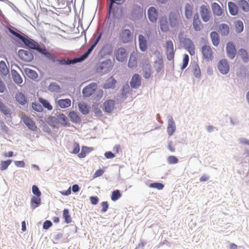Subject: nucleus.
<instances>
[{"label": "nucleus", "instance_id": "1", "mask_svg": "<svg viewBox=\"0 0 249 249\" xmlns=\"http://www.w3.org/2000/svg\"><path fill=\"white\" fill-rule=\"evenodd\" d=\"M8 30L13 35V36L11 37L13 40L18 43H20V42H22L27 48L33 40L28 37L25 34L17 31L13 27H8Z\"/></svg>", "mask_w": 249, "mask_h": 249}, {"label": "nucleus", "instance_id": "2", "mask_svg": "<svg viewBox=\"0 0 249 249\" xmlns=\"http://www.w3.org/2000/svg\"><path fill=\"white\" fill-rule=\"evenodd\" d=\"M8 30L13 35V36L11 37L13 40L18 43H20V42H22L27 48L33 40L28 37L25 34L17 31L13 27H8Z\"/></svg>", "mask_w": 249, "mask_h": 249}, {"label": "nucleus", "instance_id": "3", "mask_svg": "<svg viewBox=\"0 0 249 249\" xmlns=\"http://www.w3.org/2000/svg\"><path fill=\"white\" fill-rule=\"evenodd\" d=\"M112 64V61L110 59L100 62L97 65L96 71L101 74L108 73L111 69Z\"/></svg>", "mask_w": 249, "mask_h": 249}, {"label": "nucleus", "instance_id": "4", "mask_svg": "<svg viewBox=\"0 0 249 249\" xmlns=\"http://www.w3.org/2000/svg\"><path fill=\"white\" fill-rule=\"evenodd\" d=\"M28 48L36 50L48 58H52V55L50 53L48 52L45 48H41L39 44L34 40H33Z\"/></svg>", "mask_w": 249, "mask_h": 249}, {"label": "nucleus", "instance_id": "5", "mask_svg": "<svg viewBox=\"0 0 249 249\" xmlns=\"http://www.w3.org/2000/svg\"><path fill=\"white\" fill-rule=\"evenodd\" d=\"M165 48L167 59L169 61L173 60L175 52L174 50L173 43L172 40H169L166 42Z\"/></svg>", "mask_w": 249, "mask_h": 249}, {"label": "nucleus", "instance_id": "6", "mask_svg": "<svg viewBox=\"0 0 249 249\" xmlns=\"http://www.w3.org/2000/svg\"><path fill=\"white\" fill-rule=\"evenodd\" d=\"M115 55L117 60L119 62H124L127 59L128 53L126 49L120 47L115 51Z\"/></svg>", "mask_w": 249, "mask_h": 249}, {"label": "nucleus", "instance_id": "7", "mask_svg": "<svg viewBox=\"0 0 249 249\" xmlns=\"http://www.w3.org/2000/svg\"><path fill=\"white\" fill-rule=\"evenodd\" d=\"M131 16L133 20H138L143 16V8L138 4L133 5Z\"/></svg>", "mask_w": 249, "mask_h": 249}, {"label": "nucleus", "instance_id": "8", "mask_svg": "<svg viewBox=\"0 0 249 249\" xmlns=\"http://www.w3.org/2000/svg\"><path fill=\"white\" fill-rule=\"evenodd\" d=\"M169 20L170 25L172 28H178L180 21V16L178 13L170 12L169 14Z\"/></svg>", "mask_w": 249, "mask_h": 249}, {"label": "nucleus", "instance_id": "9", "mask_svg": "<svg viewBox=\"0 0 249 249\" xmlns=\"http://www.w3.org/2000/svg\"><path fill=\"white\" fill-rule=\"evenodd\" d=\"M226 52L227 56L230 59H233L235 57L237 51L233 43L231 41L228 42L226 46Z\"/></svg>", "mask_w": 249, "mask_h": 249}, {"label": "nucleus", "instance_id": "10", "mask_svg": "<svg viewBox=\"0 0 249 249\" xmlns=\"http://www.w3.org/2000/svg\"><path fill=\"white\" fill-rule=\"evenodd\" d=\"M18 54L20 58L26 62H31L34 59L33 53L29 51L20 49Z\"/></svg>", "mask_w": 249, "mask_h": 249}, {"label": "nucleus", "instance_id": "11", "mask_svg": "<svg viewBox=\"0 0 249 249\" xmlns=\"http://www.w3.org/2000/svg\"><path fill=\"white\" fill-rule=\"evenodd\" d=\"M97 88V84L92 83L85 87L82 90V93L84 97H89L92 95Z\"/></svg>", "mask_w": 249, "mask_h": 249}, {"label": "nucleus", "instance_id": "12", "mask_svg": "<svg viewBox=\"0 0 249 249\" xmlns=\"http://www.w3.org/2000/svg\"><path fill=\"white\" fill-rule=\"evenodd\" d=\"M181 42L183 44L185 49L189 52L190 55H193L195 54V45L191 39L185 38L182 39Z\"/></svg>", "mask_w": 249, "mask_h": 249}, {"label": "nucleus", "instance_id": "13", "mask_svg": "<svg viewBox=\"0 0 249 249\" xmlns=\"http://www.w3.org/2000/svg\"><path fill=\"white\" fill-rule=\"evenodd\" d=\"M217 68L220 73L223 74H227L230 70L229 64L225 59H221L218 62Z\"/></svg>", "mask_w": 249, "mask_h": 249}, {"label": "nucleus", "instance_id": "14", "mask_svg": "<svg viewBox=\"0 0 249 249\" xmlns=\"http://www.w3.org/2000/svg\"><path fill=\"white\" fill-rule=\"evenodd\" d=\"M201 52L204 59L207 61L212 60L213 58V51L210 46L203 45L201 48Z\"/></svg>", "mask_w": 249, "mask_h": 249}, {"label": "nucleus", "instance_id": "15", "mask_svg": "<svg viewBox=\"0 0 249 249\" xmlns=\"http://www.w3.org/2000/svg\"><path fill=\"white\" fill-rule=\"evenodd\" d=\"M159 13L158 10L153 6L150 7L147 10V16L149 21L155 23L158 19Z\"/></svg>", "mask_w": 249, "mask_h": 249}, {"label": "nucleus", "instance_id": "16", "mask_svg": "<svg viewBox=\"0 0 249 249\" xmlns=\"http://www.w3.org/2000/svg\"><path fill=\"white\" fill-rule=\"evenodd\" d=\"M133 36L131 32L129 29H124L120 34V38L123 43H126L131 41Z\"/></svg>", "mask_w": 249, "mask_h": 249}, {"label": "nucleus", "instance_id": "17", "mask_svg": "<svg viewBox=\"0 0 249 249\" xmlns=\"http://www.w3.org/2000/svg\"><path fill=\"white\" fill-rule=\"evenodd\" d=\"M168 125L167 127V132L169 136H172L176 131V124L172 116L168 115Z\"/></svg>", "mask_w": 249, "mask_h": 249}, {"label": "nucleus", "instance_id": "18", "mask_svg": "<svg viewBox=\"0 0 249 249\" xmlns=\"http://www.w3.org/2000/svg\"><path fill=\"white\" fill-rule=\"evenodd\" d=\"M21 120L29 129L32 131L36 130L37 127L36 125L35 122L31 119L25 115H22L21 116Z\"/></svg>", "mask_w": 249, "mask_h": 249}, {"label": "nucleus", "instance_id": "19", "mask_svg": "<svg viewBox=\"0 0 249 249\" xmlns=\"http://www.w3.org/2000/svg\"><path fill=\"white\" fill-rule=\"evenodd\" d=\"M141 77L137 73L134 74L130 82L131 87L133 89H137L141 85Z\"/></svg>", "mask_w": 249, "mask_h": 249}, {"label": "nucleus", "instance_id": "20", "mask_svg": "<svg viewBox=\"0 0 249 249\" xmlns=\"http://www.w3.org/2000/svg\"><path fill=\"white\" fill-rule=\"evenodd\" d=\"M163 67L162 57L161 54L159 53L156 56V59L154 62V68L157 72H160Z\"/></svg>", "mask_w": 249, "mask_h": 249}, {"label": "nucleus", "instance_id": "21", "mask_svg": "<svg viewBox=\"0 0 249 249\" xmlns=\"http://www.w3.org/2000/svg\"><path fill=\"white\" fill-rule=\"evenodd\" d=\"M139 48L141 51L145 52L147 49V40L142 35L138 36Z\"/></svg>", "mask_w": 249, "mask_h": 249}, {"label": "nucleus", "instance_id": "22", "mask_svg": "<svg viewBox=\"0 0 249 249\" xmlns=\"http://www.w3.org/2000/svg\"><path fill=\"white\" fill-rule=\"evenodd\" d=\"M151 67L149 62H145L142 67V74L144 78L149 79L151 76Z\"/></svg>", "mask_w": 249, "mask_h": 249}, {"label": "nucleus", "instance_id": "23", "mask_svg": "<svg viewBox=\"0 0 249 249\" xmlns=\"http://www.w3.org/2000/svg\"><path fill=\"white\" fill-rule=\"evenodd\" d=\"M58 123L64 126H70L71 124L68 118L63 113L56 115Z\"/></svg>", "mask_w": 249, "mask_h": 249}, {"label": "nucleus", "instance_id": "24", "mask_svg": "<svg viewBox=\"0 0 249 249\" xmlns=\"http://www.w3.org/2000/svg\"><path fill=\"white\" fill-rule=\"evenodd\" d=\"M117 83V81L111 76L106 80L105 83L103 86L104 89H114Z\"/></svg>", "mask_w": 249, "mask_h": 249}, {"label": "nucleus", "instance_id": "25", "mask_svg": "<svg viewBox=\"0 0 249 249\" xmlns=\"http://www.w3.org/2000/svg\"><path fill=\"white\" fill-rule=\"evenodd\" d=\"M201 17L204 22H207L209 20L210 16L209 10L204 5L200 7Z\"/></svg>", "mask_w": 249, "mask_h": 249}, {"label": "nucleus", "instance_id": "26", "mask_svg": "<svg viewBox=\"0 0 249 249\" xmlns=\"http://www.w3.org/2000/svg\"><path fill=\"white\" fill-rule=\"evenodd\" d=\"M0 111L1 113H3L7 117H11V109L5 105L2 101V100L0 99Z\"/></svg>", "mask_w": 249, "mask_h": 249}, {"label": "nucleus", "instance_id": "27", "mask_svg": "<svg viewBox=\"0 0 249 249\" xmlns=\"http://www.w3.org/2000/svg\"><path fill=\"white\" fill-rule=\"evenodd\" d=\"M114 101L112 100H108L104 103V111L107 113H110L114 107Z\"/></svg>", "mask_w": 249, "mask_h": 249}, {"label": "nucleus", "instance_id": "28", "mask_svg": "<svg viewBox=\"0 0 249 249\" xmlns=\"http://www.w3.org/2000/svg\"><path fill=\"white\" fill-rule=\"evenodd\" d=\"M23 73H25L29 78L34 80H36L38 78V74L36 72L29 68H25Z\"/></svg>", "mask_w": 249, "mask_h": 249}, {"label": "nucleus", "instance_id": "29", "mask_svg": "<svg viewBox=\"0 0 249 249\" xmlns=\"http://www.w3.org/2000/svg\"><path fill=\"white\" fill-rule=\"evenodd\" d=\"M11 73L14 81L18 85L21 84L23 80L20 75L14 70H12Z\"/></svg>", "mask_w": 249, "mask_h": 249}, {"label": "nucleus", "instance_id": "30", "mask_svg": "<svg viewBox=\"0 0 249 249\" xmlns=\"http://www.w3.org/2000/svg\"><path fill=\"white\" fill-rule=\"evenodd\" d=\"M212 9L213 14L215 16L219 17L221 16L222 11L220 5L216 2L212 4Z\"/></svg>", "mask_w": 249, "mask_h": 249}, {"label": "nucleus", "instance_id": "31", "mask_svg": "<svg viewBox=\"0 0 249 249\" xmlns=\"http://www.w3.org/2000/svg\"><path fill=\"white\" fill-rule=\"evenodd\" d=\"M228 8L230 13L232 16H235L238 14V7L237 5L231 1L228 2Z\"/></svg>", "mask_w": 249, "mask_h": 249}, {"label": "nucleus", "instance_id": "32", "mask_svg": "<svg viewBox=\"0 0 249 249\" xmlns=\"http://www.w3.org/2000/svg\"><path fill=\"white\" fill-rule=\"evenodd\" d=\"M16 101L21 105H24L27 102V98L22 92H18L16 94Z\"/></svg>", "mask_w": 249, "mask_h": 249}, {"label": "nucleus", "instance_id": "33", "mask_svg": "<svg viewBox=\"0 0 249 249\" xmlns=\"http://www.w3.org/2000/svg\"><path fill=\"white\" fill-rule=\"evenodd\" d=\"M57 104L62 108L69 107L71 104V101L69 99H60L57 101Z\"/></svg>", "mask_w": 249, "mask_h": 249}, {"label": "nucleus", "instance_id": "34", "mask_svg": "<svg viewBox=\"0 0 249 249\" xmlns=\"http://www.w3.org/2000/svg\"><path fill=\"white\" fill-rule=\"evenodd\" d=\"M41 203L40 196H33L31 200V207L33 209L38 207Z\"/></svg>", "mask_w": 249, "mask_h": 249}, {"label": "nucleus", "instance_id": "35", "mask_svg": "<svg viewBox=\"0 0 249 249\" xmlns=\"http://www.w3.org/2000/svg\"><path fill=\"white\" fill-rule=\"evenodd\" d=\"M239 8L245 12L249 11V3L246 0H239L237 2Z\"/></svg>", "mask_w": 249, "mask_h": 249}, {"label": "nucleus", "instance_id": "36", "mask_svg": "<svg viewBox=\"0 0 249 249\" xmlns=\"http://www.w3.org/2000/svg\"><path fill=\"white\" fill-rule=\"evenodd\" d=\"M210 37L212 39L213 44L214 46H217L219 44V36L218 33L216 32L213 31L210 34Z\"/></svg>", "mask_w": 249, "mask_h": 249}, {"label": "nucleus", "instance_id": "37", "mask_svg": "<svg viewBox=\"0 0 249 249\" xmlns=\"http://www.w3.org/2000/svg\"><path fill=\"white\" fill-rule=\"evenodd\" d=\"M71 121L74 123H79L81 122V118L79 116L77 113L75 111H72L70 112L69 114Z\"/></svg>", "mask_w": 249, "mask_h": 249}, {"label": "nucleus", "instance_id": "38", "mask_svg": "<svg viewBox=\"0 0 249 249\" xmlns=\"http://www.w3.org/2000/svg\"><path fill=\"white\" fill-rule=\"evenodd\" d=\"M9 73V69H8L5 62L1 60L0 61V74L1 75L6 76Z\"/></svg>", "mask_w": 249, "mask_h": 249}, {"label": "nucleus", "instance_id": "39", "mask_svg": "<svg viewBox=\"0 0 249 249\" xmlns=\"http://www.w3.org/2000/svg\"><path fill=\"white\" fill-rule=\"evenodd\" d=\"M193 6L190 3H186L185 6V16L187 19H190L192 16Z\"/></svg>", "mask_w": 249, "mask_h": 249}, {"label": "nucleus", "instance_id": "40", "mask_svg": "<svg viewBox=\"0 0 249 249\" xmlns=\"http://www.w3.org/2000/svg\"><path fill=\"white\" fill-rule=\"evenodd\" d=\"M137 65V59L135 55L131 53L130 55L129 60L128 63V66L130 68H135Z\"/></svg>", "mask_w": 249, "mask_h": 249}, {"label": "nucleus", "instance_id": "41", "mask_svg": "<svg viewBox=\"0 0 249 249\" xmlns=\"http://www.w3.org/2000/svg\"><path fill=\"white\" fill-rule=\"evenodd\" d=\"M78 108L80 112L84 114H88L89 112L90 107L84 103H80L78 105Z\"/></svg>", "mask_w": 249, "mask_h": 249}, {"label": "nucleus", "instance_id": "42", "mask_svg": "<svg viewBox=\"0 0 249 249\" xmlns=\"http://www.w3.org/2000/svg\"><path fill=\"white\" fill-rule=\"evenodd\" d=\"M193 72L194 76L196 78H200L201 76V71L199 65L196 62L192 64Z\"/></svg>", "mask_w": 249, "mask_h": 249}, {"label": "nucleus", "instance_id": "43", "mask_svg": "<svg viewBox=\"0 0 249 249\" xmlns=\"http://www.w3.org/2000/svg\"><path fill=\"white\" fill-rule=\"evenodd\" d=\"M219 29L222 36H226L229 34V27L226 24L223 23L220 24L219 25Z\"/></svg>", "mask_w": 249, "mask_h": 249}, {"label": "nucleus", "instance_id": "44", "mask_svg": "<svg viewBox=\"0 0 249 249\" xmlns=\"http://www.w3.org/2000/svg\"><path fill=\"white\" fill-rule=\"evenodd\" d=\"M95 47V46L92 44L88 50L83 54L79 56L82 62L85 60L89 56Z\"/></svg>", "mask_w": 249, "mask_h": 249}, {"label": "nucleus", "instance_id": "45", "mask_svg": "<svg viewBox=\"0 0 249 249\" xmlns=\"http://www.w3.org/2000/svg\"><path fill=\"white\" fill-rule=\"evenodd\" d=\"M47 123L49 125L53 127H57V120L56 117L50 116L47 118Z\"/></svg>", "mask_w": 249, "mask_h": 249}, {"label": "nucleus", "instance_id": "46", "mask_svg": "<svg viewBox=\"0 0 249 249\" xmlns=\"http://www.w3.org/2000/svg\"><path fill=\"white\" fill-rule=\"evenodd\" d=\"M60 87L57 85L56 83H51L48 89L51 92H59L60 91Z\"/></svg>", "mask_w": 249, "mask_h": 249}, {"label": "nucleus", "instance_id": "47", "mask_svg": "<svg viewBox=\"0 0 249 249\" xmlns=\"http://www.w3.org/2000/svg\"><path fill=\"white\" fill-rule=\"evenodd\" d=\"M240 55L244 62L247 63L249 61V56L247 51L244 49L239 50Z\"/></svg>", "mask_w": 249, "mask_h": 249}, {"label": "nucleus", "instance_id": "48", "mask_svg": "<svg viewBox=\"0 0 249 249\" xmlns=\"http://www.w3.org/2000/svg\"><path fill=\"white\" fill-rule=\"evenodd\" d=\"M160 28L162 32H167L169 30V27L166 19H162L160 21Z\"/></svg>", "mask_w": 249, "mask_h": 249}, {"label": "nucleus", "instance_id": "49", "mask_svg": "<svg viewBox=\"0 0 249 249\" xmlns=\"http://www.w3.org/2000/svg\"><path fill=\"white\" fill-rule=\"evenodd\" d=\"M99 29H97L96 33H95L93 35V39L92 40V44L94 46H96V45L98 43L99 41L100 40L102 35V32L101 33H98Z\"/></svg>", "mask_w": 249, "mask_h": 249}, {"label": "nucleus", "instance_id": "50", "mask_svg": "<svg viewBox=\"0 0 249 249\" xmlns=\"http://www.w3.org/2000/svg\"><path fill=\"white\" fill-rule=\"evenodd\" d=\"M63 217L65 219V222L67 224L71 222V218L69 214V211L68 209H65L63 210Z\"/></svg>", "mask_w": 249, "mask_h": 249}, {"label": "nucleus", "instance_id": "51", "mask_svg": "<svg viewBox=\"0 0 249 249\" xmlns=\"http://www.w3.org/2000/svg\"><path fill=\"white\" fill-rule=\"evenodd\" d=\"M39 101L44 107L47 108L49 110H51L53 109L52 106L47 100L42 98H39Z\"/></svg>", "mask_w": 249, "mask_h": 249}, {"label": "nucleus", "instance_id": "52", "mask_svg": "<svg viewBox=\"0 0 249 249\" xmlns=\"http://www.w3.org/2000/svg\"><path fill=\"white\" fill-rule=\"evenodd\" d=\"M91 151V148L86 147L82 146L81 152L79 153L78 156L80 158H85L87 153H89Z\"/></svg>", "mask_w": 249, "mask_h": 249}, {"label": "nucleus", "instance_id": "53", "mask_svg": "<svg viewBox=\"0 0 249 249\" xmlns=\"http://www.w3.org/2000/svg\"><path fill=\"white\" fill-rule=\"evenodd\" d=\"M12 160H8L5 161H2L0 164V169L1 171L5 170L9 165L12 163Z\"/></svg>", "mask_w": 249, "mask_h": 249}, {"label": "nucleus", "instance_id": "54", "mask_svg": "<svg viewBox=\"0 0 249 249\" xmlns=\"http://www.w3.org/2000/svg\"><path fill=\"white\" fill-rule=\"evenodd\" d=\"M66 65H71L72 64H75L77 63L81 62V59L79 57H75L73 59L67 58L66 60Z\"/></svg>", "mask_w": 249, "mask_h": 249}, {"label": "nucleus", "instance_id": "55", "mask_svg": "<svg viewBox=\"0 0 249 249\" xmlns=\"http://www.w3.org/2000/svg\"><path fill=\"white\" fill-rule=\"evenodd\" d=\"M121 196V194L119 190H116L112 192L111 196V199L112 201L117 200Z\"/></svg>", "mask_w": 249, "mask_h": 249}, {"label": "nucleus", "instance_id": "56", "mask_svg": "<svg viewBox=\"0 0 249 249\" xmlns=\"http://www.w3.org/2000/svg\"><path fill=\"white\" fill-rule=\"evenodd\" d=\"M130 90V88L128 84H125L124 85L122 89L121 90V94L122 95V97H125L127 93H129Z\"/></svg>", "mask_w": 249, "mask_h": 249}, {"label": "nucleus", "instance_id": "57", "mask_svg": "<svg viewBox=\"0 0 249 249\" xmlns=\"http://www.w3.org/2000/svg\"><path fill=\"white\" fill-rule=\"evenodd\" d=\"M33 109L36 112H41L43 111V108L40 104L36 102H33L32 104Z\"/></svg>", "mask_w": 249, "mask_h": 249}, {"label": "nucleus", "instance_id": "58", "mask_svg": "<svg viewBox=\"0 0 249 249\" xmlns=\"http://www.w3.org/2000/svg\"><path fill=\"white\" fill-rule=\"evenodd\" d=\"M150 188H156L158 190H162L164 188L163 184L160 182H154L149 184Z\"/></svg>", "mask_w": 249, "mask_h": 249}, {"label": "nucleus", "instance_id": "59", "mask_svg": "<svg viewBox=\"0 0 249 249\" xmlns=\"http://www.w3.org/2000/svg\"><path fill=\"white\" fill-rule=\"evenodd\" d=\"M189 60V57L188 55L187 54H185L183 55V62H182L183 63H182V65L181 67V69L182 70H183L184 69H185L187 67V66L188 64Z\"/></svg>", "mask_w": 249, "mask_h": 249}, {"label": "nucleus", "instance_id": "60", "mask_svg": "<svg viewBox=\"0 0 249 249\" xmlns=\"http://www.w3.org/2000/svg\"><path fill=\"white\" fill-rule=\"evenodd\" d=\"M236 33H240L243 31L244 26L242 22L241 21H237L235 25Z\"/></svg>", "mask_w": 249, "mask_h": 249}, {"label": "nucleus", "instance_id": "61", "mask_svg": "<svg viewBox=\"0 0 249 249\" xmlns=\"http://www.w3.org/2000/svg\"><path fill=\"white\" fill-rule=\"evenodd\" d=\"M122 0H110V4L108 9V18H109L111 11L113 8L114 3H118V2L121 1Z\"/></svg>", "mask_w": 249, "mask_h": 249}, {"label": "nucleus", "instance_id": "62", "mask_svg": "<svg viewBox=\"0 0 249 249\" xmlns=\"http://www.w3.org/2000/svg\"><path fill=\"white\" fill-rule=\"evenodd\" d=\"M200 21L197 20V21H193V25L194 29L196 31H199L201 29V26L200 25Z\"/></svg>", "mask_w": 249, "mask_h": 249}, {"label": "nucleus", "instance_id": "63", "mask_svg": "<svg viewBox=\"0 0 249 249\" xmlns=\"http://www.w3.org/2000/svg\"><path fill=\"white\" fill-rule=\"evenodd\" d=\"M32 192L36 196H40L41 193L38 187L35 185L32 186Z\"/></svg>", "mask_w": 249, "mask_h": 249}, {"label": "nucleus", "instance_id": "64", "mask_svg": "<svg viewBox=\"0 0 249 249\" xmlns=\"http://www.w3.org/2000/svg\"><path fill=\"white\" fill-rule=\"evenodd\" d=\"M168 162L170 164H176L178 162V159L174 156H169L168 159Z\"/></svg>", "mask_w": 249, "mask_h": 249}]
</instances>
